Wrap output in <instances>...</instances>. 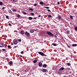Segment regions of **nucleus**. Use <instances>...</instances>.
<instances>
[{
	"mask_svg": "<svg viewBox=\"0 0 77 77\" xmlns=\"http://www.w3.org/2000/svg\"><path fill=\"white\" fill-rule=\"evenodd\" d=\"M57 4L58 5H60V2H57Z\"/></svg>",
	"mask_w": 77,
	"mask_h": 77,
	"instance_id": "c03bdc74",
	"label": "nucleus"
},
{
	"mask_svg": "<svg viewBox=\"0 0 77 77\" xmlns=\"http://www.w3.org/2000/svg\"><path fill=\"white\" fill-rule=\"evenodd\" d=\"M69 38L70 39H71V38Z\"/></svg>",
	"mask_w": 77,
	"mask_h": 77,
	"instance_id": "4d7b16f0",
	"label": "nucleus"
},
{
	"mask_svg": "<svg viewBox=\"0 0 77 77\" xmlns=\"http://www.w3.org/2000/svg\"><path fill=\"white\" fill-rule=\"evenodd\" d=\"M18 57H20V55H19L18 56Z\"/></svg>",
	"mask_w": 77,
	"mask_h": 77,
	"instance_id": "5fc2aeb1",
	"label": "nucleus"
},
{
	"mask_svg": "<svg viewBox=\"0 0 77 77\" xmlns=\"http://www.w3.org/2000/svg\"><path fill=\"white\" fill-rule=\"evenodd\" d=\"M75 30L77 31V26H75Z\"/></svg>",
	"mask_w": 77,
	"mask_h": 77,
	"instance_id": "c85d7f7f",
	"label": "nucleus"
},
{
	"mask_svg": "<svg viewBox=\"0 0 77 77\" xmlns=\"http://www.w3.org/2000/svg\"><path fill=\"white\" fill-rule=\"evenodd\" d=\"M30 32L31 33H33V32H34V30L31 29L30 31Z\"/></svg>",
	"mask_w": 77,
	"mask_h": 77,
	"instance_id": "2eb2a0df",
	"label": "nucleus"
},
{
	"mask_svg": "<svg viewBox=\"0 0 77 77\" xmlns=\"http://www.w3.org/2000/svg\"><path fill=\"white\" fill-rule=\"evenodd\" d=\"M8 12H9V13L10 14H12V11L11 10H9L8 11Z\"/></svg>",
	"mask_w": 77,
	"mask_h": 77,
	"instance_id": "ddd939ff",
	"label": "nucleus"
},
{
	"mask_svg": "<svg viewBox=\"0 0 77 77\" xmlns=\"http://www.w3.org/2000/svg\"><path fill=\"white\" fill-rule=\"evenodd\" d=\"M38 54L41 55V56H44V54L42 52H38Z\"/></svg>",
	"mask_w": 77,
	"mask_h": 77,
	"instance_id": "7ed1b4c3",
	"label": "nucleus"
},
{
	"mask_svg": "<svg viewBox=\"0 0 77 77\" xmlns=\"http://www.w3.org/2000/svg\"><path fill=\"white\" fill-rule=\"evenodd\" d=\"M20 57H23V56L21 55H20Z\"/></svg>",
	"mask_w": 77,
	"mask_h": 77,
	"instance_id": "a18cd8bd",
	"label": "nucleus"
},
{
	"mask_svg": "<svg viewBox=\"0 0 77 77\" xmlns=\"http://www.w3.org/2000/svg\"><path fill=\"white\" fill-rule=\"evenodd\" d=\"M7 47L8 48H11V46L10 45H8Z\"/></svg>",
	"mask_w": 77,
	"mask_h": 77,
	"instance_id": "4c0bfd02",
	"label": "nucleus"
},
{
	"mask_svg": "<svg viewBox=\"0 0 77 77\" xmlns=\"http://www.w3.org/2000/svg\"><path fill=\"white\" fill-rule=\"evenodd\" d=\"M76 46H77V44H73L72 45V47H76Z\"/></svg>",
	"mask_w": 77,
	"mask_h": 77,
	"instance_id": "f8f14e48",
	"label": "nucleus"
},
{
	"mask_svg": "<svg viewBox=\"0 0 77 77\" xmlns=\"http://www.w3.org/2000/svg\"><path fill=\"white\" fill-rule=\"evenodd\" d=\"M29 11H33V9L32 8H30L29 9Z\"/></svg>",
	"mask_w": 77,
	"mask_h": 77,
	"instance_id": "bb28decb",
	"label": "nucleus"
},
{
	"mask_svg": "<svg viewBox=\"0 0 77 77\" xmlns=\"http://www.w3.org/2000/svg\"><path fill=\"white\" fill-rule=\"evenodd\" d=\"M54 37H55V38H57V37L56 36H55Z\"/></svg>",
	"mask_w": 77,
	"mask_h": 77,
	"instance_id": "49530a36",
	"label": "nucleus"
},
{
	"mask_svg": "<svg viewBox=\"0 0 77 77\" xmlns=\"http://www.w3.org/2000/svg\"><path fill=\"white\" fill-rule=\"evenodd\" d=\"M17 10H15V9H14L13 10V12H16L17 11Z\"/></svg>",
	"mask_w": 77,
	"mask_h": 77,
	"instance_id": "7c9ffc66",
	"label": "nucleus"
},
{
	"mask_svg": "<svg viewBox=\"0 0 77 77\" xmlns=\"http://www.w3.org/2000/svg\"><path fill=\"white\" fill-rule=\"evenodd\" d=\"M40 5H44V2H40Z\"/></svg>",
	"mask_w": 77,
	"mask_h": 77,
	"instance_id": "aec40b11",
	"label": "nucleus"
},
{
	"mask_svg": "<svg viewBox=\"0 0 77 77\" xmlns=\"http://www.w3.org/2000/svg\"><path fill=\"white\" fill-rule=\"evenodd\" d=\"M8 25H9V26H12V24H11V23H9V24H8Z\"/></svg>",
	"mask_w": 77,
	"mask_h": 77,
	"instance_id": "37998d69",
	"label": "nucleus"
},
{
	"mask_svg": "<svg viewBox=\"0 0 77 77\" xmlns=\"http://www.w3.org/2000/svg\"><path fill=\"white\" fill-rule=\"evenodd\" d=\"M33 19H34V20H36V17H34L33 18Z\"/></svg>",
	"mask_w": 77,
	"mask_h": 77,
	"instance_id": "09e8293b",
	"label": "nucleus"
},
{
	"mask_svg": "<svg viewBox=\"0 0 77 77\" xmlns=\"http://www.w3.org/2000/svg\"><path fill=\"white\" fill-rule=\"evenodd\" d=\"M20 17H21V15H20L19 14H17V17H18V18H20Z\"/></svg>",
	"mask_w": 77,
	"mask_h": 77,
	"instance_id": "a878e982",
	"label": "nucleus"
},
{
	"mask_svg": "<svg viewBox=\"0 0 77 77\" xmlns=\"http://www.w3.org/2000/svg\"><path fill=\"white\" fill-rule=\"evenodd\" d=\"M4 46H5V47H6V46L5 45H4Z\"/></svg>",
	"mask_w": 77,
	"mask_h": 77,
	"instance_id": "6e6d98bb",
	"label": "nucleus"
},
{
	"mask_svg": "<svg viewBox=\"0 0 77 77\" xmlns=\"http://www.w3.org/2000/svg\"><path fill=\"white\" fill-rule=\"evenodd\" d=\"M17 47H18V45H17V46H14V48H17Z\"/></svg>",
	"mask_w": 77,
	"mask_h": 77,
	"instance_id": "58836bf2",
	"label": "nucleus"
},
{
	"mask_svg": "<svg viewBox=\"0 0 77 77\" xmlns=\"http://www.w3.org/2000/svg\"><path fill=\"white\" fill-rule=\"evenodd\" d=\"M18 41H19V42H21V39H19L18 40Z\"/></svg>",
	"mask_w": 77,
	"mask_h": 77,
	"instance_id": "f704fd0d",
	"label": "nucleus"
},
{
	"mask_svg": "<svg viewBox=\"0 0 77 77\" xmlns=\"http://www.w3.org/2000/svg\"><path fill=\"white\" fill-rule=\"evenodd\" d=\"M66 64H67L68 66H70L71 65V63H66Z\"/></svg>",
	"mask_w": 77,
	"mask_h": 77,
	"instance_id": "6ab92c4d",
	"label": "nucleus"
},
{
	"mask_svg": "<svg viewBox=\"0 0 77 77\" xmlns=\"http://www.w3.org/2000/svg\"><path fill=\"white\" fill-rule=\"evenodd\" d=\"M12 61H10L9 63L11 65H12Z\"/></svg>",
	"mask_w": 77,
	"mask_h": 77,
	"instance_id": "5701e85b",
	"label": "nucleus"
},
{
	"mask_svg": "<svg viewBox=\"0 0 77 77\" xmlns=\"http://www.w3.org/2000/svg\"><path fill=\"white\" fill-rule=\"evenodd\" d=\"M6 60H9V58H6Z\"/></svg>",
	"mask_w": 77,
	"mask_h": 77,
	"instance_id": "3c124183",
	"label": "nucleus"
},
{
	"mask_svg": "<svg viewBox=\"0 0 77 77\" xmlns=\"http://www.w3.org/2000/svg\"><path fill=\"white\" fill-rule=\"evenodd\" d=\"M30 14L31 15H34V13H31Z\"/></svg>",
	"mask_w": 77,
	"mask_h": 77,
	"instance_id": "2f4dec72",
	"label": "nucleus"
},
{
	"mask_svg": "<svg viewBox=\"0 0 77 77\" xmlns=\"http://www.w3.org/2000/svg\"><path fill=\"white\" fill-rule=\"evenodd\" d=\"M42 66V63L41 62H39V66L41 67V66Z\"/></svg>",
	"mask_w": 77,
	"mask_h": 77,
	"instance_id": "0eeeda50",
	"label": "nucleus"
},
{
	"mask_svg": "<svg viewBox=\"0 0 77 77\" xmlns=\"http://www.w3.org/2000/svg\"><path fill=\"white\" fill-rule=\"evenodd\" d=\"M5 47V44L3 43H0V47Z\"/></svg>",
	"mask_w": 77,
	"mask_h": 77,
	"instance_id": "20e7f679",
	"label": "nucleus"
},
{
	"mask_svg": "<svg viewBox=\"0 0 77 77\" xmlns=\"http://www.w3.org/2000/svg\"><path fill=\"white\" fill-rule=\"evenodd\" d=\"M48 17H49V18H51L52 16H51V15L49 14Z\"/></svg>",
	"mask_w": 77,
	"mask_h": 77,
	"instance_id": "4be33fe9",
	"label": "nucleus"
},
{
	"mask_svg": "<svg viewBox=\"0 0 77 77\" xmlns=\"http://www.w3.org/2000/svg\"><path fill=\"white\" fill-rule=\"evenodd\" d=\"M2 51H5V50H6V49H2Z\"/></svg>",
	"mask_w": 77,
	"mask_h": 77,
	"instance_id": "ea45409f",
	"label": "nucleus"
},
{
	"mask_svg": "<svg viewBox=\"0 0 77 77\" xmlns=\"http://www.w3.org/2000/svg\"><path fill=\"white\" fill-rule=\"evenodd\" d=\"M70 18L71 19V20H73V16L70 15Z\"/></svg>",
	"mask_w": 77,
	"mask_h": 77,
	"instance_id": "a211bd4d",
	"label": "nucleus"
},
{
	"mask_svg": "<svg viewBox=\"0 0 77 77\" xmlns=\"http://www.w3.org/2000/svg\"><path fill=\"white\" fill-rule=\"evenodd\" d=\"M47 11H48V12H51V11H50V10L49 9H48Z\"/></svg>",
	"mask_w": 77,
	"mask_h": 77,
	"instance_id": "79ce46f5",
	"label": "nucleus"
},
{
	"mask_svg": "<svg viewBox=\"0 0 77 77\" xmlns=\"http://www.w3.org/2000/svg\"><path fill=\"white\" fill-rule=\"evenodd\" d=\"M47 71V69H43L42 70V71H43V72H46Z\"/></svg>",
	"mask_w": 77,
	"mask_h": 77,
	"instance_id": "9d476101",
	"label": "nucleus"
},
{
	"mask_svg": "<svg viewBox=\"0 0 77 77\" xmlns=\"http://www.w3.org/2000/svg\"><path fill=\"white\" fill-rule=\"evenodd\" d=\"M2 9H5V8L4 7H3Z\"/></svg>",
	"mask_w": 77,
	"mask_h": 77,
	"instance_id": "864d4df0",
	"label": "nucleus"
},
{
	"mask_svg": "<svg viewBox=\"0 0 77 77\" xmlns=\"http://www.w3.org/2000/svg\"><path fill=\"white\" fill-rule=\"evenodd\" d=\"M11 45H14V44H13V43L12 42L11 43Z\"/></svg>",
	"mask_w": 77,
	"mask_h": 77,
	"instance_id": "de8ad7c7",
	"label": "nucleus"
},
{
	"mask_svg": "<svg viewBox=\"0 0 77 77\" xmlns=\"http://www.w3.org/2000/svg\"><path fill=\"white\" fill-rule=\"evenodd\" d=\"M25 73H26V72H27V71L26 70H25Z\"/></svg>",
	"mask_w": 77,
	"mask_h": 77,
	"instance_id": "603ef678",
	"label": "nucleus"
},
{
	"mask_svg": "<svg viewBox=\"0 0 77 77\" xmlns=\"http://www.w3.org/2000/svg\"><path fill=\"white\" fill-rule=\"evenodd\" d=\"M11 1L12 2H15V0H11Z\"/></svg>",
	"mask_w": 77,
	"mask_h": 77,
	"instance_id": "473e14b6",
	"label": "nucleus"
},
{
	"mask_svg": "<svg viewBox=\"0 0 77 77\" xmlns=\"http://www.w3.org/2000/svg\"><path fill=\"white\" fill-rule=\"evenodd\" d=\"M17 43H18V40H15L14 42V43L15 45H16Z\"/></svg>",
	"mask_w": 77,
	"mask_h": 77,
	"instance_id": "423d86ee",
	"label": "nucleus"
},
{
	"mask_svg": "<svg viewBox=\"0 0 77 77\" xmlns=\"http://www.w3.org/2000/svg\"><path fill=\"white\" fill-rule=\"evenodd\" d=\"M66 69L67 70H68L69 71V70H70V68H69V67H67L66 68Z\"/></svg>",
	"mask_w": 77,
	"mask_h": 77,
	"instance_id": "412c9836",
	"label": "nucleus"
},
{
	"mask_svg": "<svg viewBox=\"0 0 77 77\" xmlns=\"http://www.w3.org/2000/svg\"><path fill=\"white\" fill-rule=\"evenodd\" d=\"M38 62V60H35L33 61V63H36V62Z\"/></svg>",
	"mask_w": 77,
	"mask_h": 77,
	"instance_id": "4468645a",
	"label": "nucleus"
},
{
	"mask_svg": "<svg viewBox=\"0 0 77 77\" xmlns=\"http://www.w3.org/2000/svg\"><path fill=\"white\" fill-rule=\"evenodd\" d=\"M29 20H32L33 19V18L31 17H28Z\"/></svg>",
	"mask_w": 77,
	"mask_h": 77,
	"instance_id": "dca6fc26",
	"label": "nucleus"
},
{
	"mask_svg": "<svg viewBox=\"0 0 77 77\" xmlns=\"http://www.w3.org/2000/svg\"><path fill=\"white\" fill-rule=\"evenodd\" d=\"M64 69V67H63L60 68L59 69V71H62V70H63Z\"/></svg>",
	"mask_w": 77,
	"mask_h": 77,
	"instance_id": "6e6552de",
	"label": "nucleus"
},
{
	"mask_svg": "<svg viewBox=\"0 0 77 77\" xmlns=\"http://www.w3.org/2000/svg\"><path fill=\"white\" fill-rule=\"evenodd\" d=\"M6 18L8 19V18H9V16H6Z\"/></svg>",
	"mask_w": 77,
	"mask_h": 77,
	"instance_id": "e433bc0d",
	"label": "nucleus"
},
{
	"mask_svg": "<svg viewBox=\"0 0 77 77\" xmlns=\"http://www.w3.org/2000/svg\"><path fill=\"white\" fill-rule=\"evenodd\" d=\"M38 17H41V15H39L38 16Z\"/></svg>",
	"mask_w": 77,
	"mask_h": 77,
	"instance_id": "8fccbe9b",
	"label": "nucleus"
},
{
	"mask_svg": "<svg viewBox=\"0 0 77 77\" xmlns=\"http://www.w3.org/2000/svg\"><path fill=\"white\" fill-rule=\"evenodd\" d=\"M20 33L22 34H24V31H20Z\"/></svg>",
	"mask_w": 77,
	"mask_h": 77,
	"instance_id": "9b49d317",
	"label": "nucleus"
},
{
	"mask_svg": "<svg viewBox=\"0 0 77 77\" xmlns=\"http://www.w3.org/2000/svg\"><path fill=\"white\" fill-rule=\"evenodd\" d=\"M21 54H23V53H24V52H23V51H22L21 52Z\"/></svg>",
	"mask_w": 77,
	"mask_h": 77,
	"instance_id": "a19ab883",
	"label": "nucleus"
},
{
	"mask_svg": "<svg viewBox=\"0 0 77 77\" xmlns=\"http://www.w3.org/2000/svg\"><path fill=\"white\" fill-rule=\"evenodd\" d=\"M25 35L27 36V37H29L30 36V33H29L27 32L26 31L25 32Z\"/></svg>",
	"mask_w": 77,
	"mask_h": 77,
	"instance_id": "f03ea898",
	"label": "nucleus"
},
{
	"mask_svg": "<svg viewBox=\"0 0 77 77\" xmlns=\"http://www.w3.org/2000/svg\"><path fill=\"white\" fill-rule=\"evenodd\" d=\"M44 8H46V9H49V7H44Z\"/></svg>",
	"mask_w": 77,
	"mask_h": 77,
	"instance_id": "c756f323",
	"label": "nucleus"
},
{
	"mask_svg": "<svg viewBox=\"0 0 77 77\" xmlns=\"http://www.w3.org/2000/svg\"><path fill=\"white\" fill-rule=\"evenodd\" d=\"M23 14H24V15H26L27 14V13L26 12H23Z\"/></svg>",
	"mask_w": 77,
	"mask_h": 77,
	"instance_id": "72a5a7b5",
	"label": "nucleus"
},
{
	"mask_svg": "<svg viewBox=\"0 0 77 77\" xmlns=\"http://www.w3.org/2000/svg\"><path fill=\"white\" fill-rule=\"evenodd\" d=\"M46 33L48 35H49V36H52V37H53L54 36V34L51 32H50L49 31H47L46 32Z\"/></svg>",
	"mask_w": 77,
	"mask_h": 77,
	"instance_id": "f257e3e1",
	"label": "nucleus"
},
{
	"mask_svg": "<svg viewBox=\"0 0 77 77\" xmlns=\"http://www.w3.org/2000/svg\"><path fill=\"white\" fill-rule=\"evenodd\" d=\"M34 6H37V4L36 3L34 4Z\"/></svg>",
	"mask_w": 77,
	"mask_h": 77,
	"instance_id": "c9c22d12",
	"label": "nucleus"
},
{
	"mask_svg": "<svg viewBox=\"0 0 77 77\" xmlns=\"http://www.w3.org/2000/svg\"><path fill=\"white\" fill-rule=\"evenodd\" d=\"M66 32H67V34H69V32H70V31L68 30Z\"/></svg>",
	"mask_w": 77,
	"mask_h": 77,
	"instance_id": "b1692460",
	"label": "nucleus"
},
{
	"mask_svg": "<svg viewBox=\"0 0 77 77\" xmlns=\"http://www.w3.org/2000/svg\"><path fill=\"white\" fill-rule=\"evenodd\" d=\"M57 18L59 20H61L62 19V17H61V16L59 15L58 16Z\"/></svg>",
	"mask_w": 77,
	"mask_h": 77,
	"instance_id": "39448f33",
	"label": "nucleus"
},
{
	"mask_svg": "<svg viewBox=\"0 0 77 77\" xmlns=\"http://www.w3.org/2000/svg\"><path fill=\"white\" fill-rule=\"evenodd\" d=\"M67 46L68 47V48H71V46H70L69 45H67Z\"/></svg>",
	"mask_w": 77,
	"mask_h": 77,
	"instance_id": "393cba45",
	"label": "nucleus"
},
{
	"mask_svg": "<svg viewBox=\"0 0 77 77\" xmlns=\"http://www.w3.org/2000/svg\"><path fill=\"white\" fill-rule=\"evenodd\" d=\"M52 45L54 46H56L57 45V44L56 43H52Z\"/></svg>",
	"mask_w": 77,
	"mask_h": 77,
	"instance_id": "f3484780",
	"label": "nucleus"
},
{
	"mask_svg": "<svg viewBox=\"0 0 77 77\" xmlns=\"http://www.w3.org/2000/svg\"><path fill=\"white\" fill-rule=\"evenodd\" d=\"M3 5V2H0V5Z\"/></svg>",
	"mask_w": 77,
	"mask_h": 77,
	"instance_id": "cd10ccee",
	"label": "nucleus"
},
{
	"mask_svg": "<svg viewBox=\"0 0 77 77\" xmlns=\"http://www.w3.org/2000/svg\"><path fill=\"white\" fill-rule=\"evenodd\" d=\"M47 66V65L45 64L43 65V67L44 68H46Z\"/></svg>",
	"mask_w": 77,
	"mask_h": 77,
	"instance_id": "1a4fd4ad",
	"label": "nucleus"
}]
</instances>
